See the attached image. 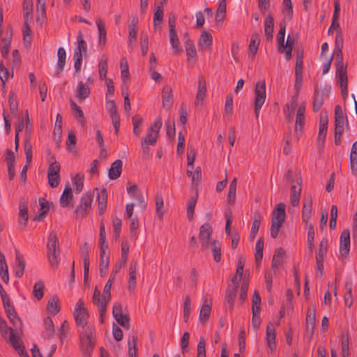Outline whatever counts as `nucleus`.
I'll list each match as a JSON object with an SVG mask.
<instances>
[{
	"label": "nucleus",
	"instance_id": "nucleus-45",
	"mask_svg": "<svg viewBox=\"0 0 357 357\" xmlns=\"http://www.w3.org/2000/svg\"><path fill=\"white\" fill-rule=\"evenodd\" d=\"M296 107V100H295L294 98L289 102L286 104V109H284V112L286 114V119L288 121H291L293 120Z\"/></svg>",
	"mask_w": 357,
	"mask_h": 357
},
{
	"label": "nucleus",
	"instance_id": "nucleus-56",
	"mask_svg": "<svg viewBox=\"0 0 357 357\" xmlns=\"http://www.w3.org/2000/svg\"><path fill=\"white\" fill-rule=\"evenodd\" d=\"M44 283L43 281H38L33 287V294L34 296L38 299L40 300L44 295Z\"/></svg>",
	"mask_w": 357,
	"mask_h": 357
},
{
	"label": "nucleus",
	"instance_id": "nucleus-10",
	"mask_svg": "<svg viewBox=\"0 0 357 357\" xmlns=\"http://www.w3.org/2000/svg\"><path fill=\"white\" fill-rule=\"evenodd\" d=\"M297 185L291 186L290 203L292 206H297L299 204L302 191V178H296Z\"/></svg>",
	"mask_w": 357,
	"mask_h": 357
},
{
	"label": "nucleus",
	"instance_id": "nucleus-12",
	"mask_svg": "<svg viewBox=\"0 0 357 357\" xmlns=\"http://www.w3.org/2000/svg\"><path fill=\"white\" fill-rule=\"evenodd\" d=\"M89 245L87 243L83 244L80 248V254L83 257L84 260V282L89 278Z\"/></svg>",
	"mask_w": 357,
	"mask_h": 357
},
{
	"label": "nucleus",
	"instance_id": "nucleus-8",
	"mask_svg": "<svg viewBox=\"0 0 357 357\" xmlns=\"http://www.w3.org/2000/svg\"><path fill=\"white\" fill-rule=\"evenodd\" d=\"M213 233V229L208 223H205L200 227L199 238L202 243V248L206 249L208 248L211 241H213L211 237Z\"/></svg>",
	"mask_w": 357,
	"mask_h": 357
},
{
	"label": "nucleus",
	"instance_id": "nucleus-3",
	"mask_svg": "<svg viewBox=\"0 0 357 357\" xmlns=\"http://www.w3.org/2000/svg\"><path fill=\"white\" fill-rule=\"evenodd\" d=\"M92 202L93 195L91 193L86 192L84 194L75 210L77 217L81 218L86 217L91 211Z\"/></svg>",
	"mask_w": 357,
	"mask_h": 357
},
{
	"label": "nucleus",
	"instance_id": "nucleus-59",
	"mask_svg": "<svg viewBox=\"0 0 357 357\" xmlns=\"http://www.w3.org/2000/svg\"><path fill=\"white\" fill-rule=\"evenodd\" d=\"M197 200V194L195 196L191 197L188 203V208H187V217L189 220H192L193 218V214L195 208L196 206Z\"/></svg>",
	"mask_w": 357,
	"mask_h": 357
},
{
	"label": "nucleus",
	"instance_id": "nucleus-63",
	"mask_svg": "<svg viewBox=\"0 0 357 357\" xmlns=\"http://www.w3.org/2000/svg\"><path fill=\"white\" fill-rule=\"evenodd\" d=\"M8 104L10 112L15 114L17 112L18 103L15 93L12 91L10 92L8 96Z\"/></svg>",
	"mask_w": 357,
	"mask_h": 357
},
{
	"label": "nucleus",
	"instance_id": "nucleus-60",
	"mask_svg": "<svg viewBox=\"0 0 357 357\" xmlns=\"http://www.w3.org/2000/svg\"><path fill=\"white\" fill-rule=\"evenodd\" d=\"M159 135L158 133H153V132H147L146 137L142 139V143H145L148 145L154 146L158 140Z\"/></svg>",
	"mask_w": 357,
	"mask_h": 357
},
{
	"label": "nucleus",
	"instance_id": "nucleus-53",
	"mask_svg": "<svg viewBox=\"0 0 357 357\" xmlns=\"http://www.w3.org/2000/svg\"><path fill=\"white\" fill-rule=\"evenodd\" d=\"M328 251V240L323 238L319 243V250L316 253V259H324Z\"/></svg>",
	"mask_w": 357,
	"mask_h": 357
},
{
	"label": "nucleus",
	"instance_id": "nucleus-14",
	"mask_svg": "<svg viewBox=\"0 0 357 357\" xmlns=\"http://www.w3.org/2000/svg\"><path fill=\"white\" fill-rule=\"evenodd\" d=\"M137 267V262L132 261L129 266V278L128 280V289L130 291H133L136 287Z\"/></svg>",
	"mask_w": 357,
	"mask_h": 357
},
{
	"label": "nucleus",
	"instance_id": "nucleus-1",
	"mask_svg": "<svg viewBox=\"0 0 357 357\" xmlns=\"http://www.w3.org/2000/svg\"><path fill=\"white\" fill-rule=\"evenodd\" d=\"M61 248L59 238L55 231H52L47 242V257L51 266L57 268L59 264Z\"/></svg>",
	"mask_w": 357,
	"mask_h": 357
},
{
	"label": "nucleus",
	"instance_id": "nucleus-4",
	"mask_svg": "<svg viewBox=\"0 0 357 357\" xmlns=\"http://www.w3.org/2000/svg\"><path fill=\"white\" fill-rule=\"evenodd\" d=\"M266 100V84L263 80L257 82L255 89V113L257 118L259 117L260 109Z\"/></svg>",
	"mask_w": 357,
	"mask_h": 357
},
{
	"label": "nucleus",
	"instance_id": "nucleus-41",
	"mask_svg": "<svg viewBox=\"0 0 357 357\" xmlns=\"http://www.w3.org/2000/svg\"><path fill=\"white\" fill-rule=\"evenodd\" d=\"M209 246L211 247V251L213 259L215 262H219L221 259V245L215 240L211 241Z\"/></svg>",
	"mask_w": 357,
	"mask_h": 357
},
{
	"label": "nucleus",
	"instance_id": "nucleus-52",
	"mask_svg": "<svg viewBox=\"0 0 357 357\" xmlns=\"http://www.w3.org/2000/svg\"><path fill=\"white\" fill-rule=\"evenodd\" d=\"M336 26H337V31H336L334 51H342L343 37H342V31L340 29L339 23H337L336 24Z\"/></svg>",
	"mask_w": 357,
	"mask_h": 357
},
{
	"label": "nucleus",
	"instance_id": "nucleus-61",
	"mask_svg": "<svg viewBox=\"0 0 357 357\" xmlns=\"http://www.w3.org/2000/svg\"><path fill=\"white\" fill-rule=\"evenodd\" d=\"M130 220V235L132 238H137V229L139 228V220L137 217L128 218Z\"/></svg>",
	"mask_w": 357,
	"mask_h": 357
},
{
	"label": "nucleus",
	"instance_id": "nucleus-20",
	"mask_svg": "<svg viewBox=\"0 0 357 357\" xmlns=\"http://www.w3.org/2000/svg\"><path fill=\"white\" fill-rule=\"evenodd\" d=\"M122 166L123 162L121 160H115L111 165L110 169H109L108 176L109 178L112 180H115L118 178L121 174L122 172Z\"/></svg>",
	"mask_w": 357,
	"mask_h": 357
},
{
	"label": "nucleus",
	"instance_id": "nucleus-42",
	"mask_svg": "<svg viewBox=\"0 0 357 357\" xmlns=\"http://www.w3.org/2000/svg\"><path fill=\"white\" fill-rule=\"evenodd\" d=\"M137 24L138 19L137 17H133L131 23L128 26L130 43H132L136 40L137 34Z\"/></svg>",
	"mask_w": 357,
	"mask_h": 357
},
{
	"label": "nucleus",
	"instance_id": "nucleus-33",
	"mask_svg": "<svg viewBox=\"0 0 357 357\" xmlns=\"http://www.w3.org/2000/svg\"><path fill=\"white\" fill-rule=\"evenodd\" d=\"M77 46L75 47L74 54L78 53V54H86L87 50V45L85 40L83 39V36L81 31H79L77 36Z\"/></svg>",
	"mask_w": 357,
	"mask_h": 357
},
{
	"label": "nucleus",
	"instance_id": "nucleus-26",
	"mask_svg": "<svg viewBox=\"0 0 357 357\" xmlns=\"http://www.w3.org/2000/svg\"><path fill=\"white\" fill-rule=\"evenodd\" d=\"M45 331L43 333V336L46 339H50L54 335V326L52 318L46 317L44 319Z\"/></svg>",
	"mask_w": 357,
	"mask_h": 357
},
{
	"label": "nucleus",
	"instance_id": "nucleus-22",
	"mask_svg": "<svg viewBox=\"0 0 357 357\" xmlns=\"http://www.w3.org/2000/svg\"><path fill=\"white\" fill-rule=\"evenodd\" d=\"M213 37L212 35L206 31H203L202 32L201 36L198 41V45L202 49H208L210 50L212 45Z\"/></svg>",
	"mask_w": 357,
	"mask_h": 357
},
{
	"label": "nucleus",
	"instance_id": "nucleus-55",
	"mask_svg": "<svg viewBox=\"0 0 357 357\" xmlns=\"http://www.w3.org/2000/svg\"><path fill=\"white\" fill-rule=\"evenodd\" d=\"M301 178L298 174L294 173L291 169H289L287 171V172L284 174L283 180L284 181L291 185L292 186L293 185H297L296 183V178Z\"/></svg>",
	"mask_w": 357,
	"mask_h": 357
},
{
	"label": "nucleus",
	"instance_id": "nucleus-58",
	"mask_svg": "<svg viewBox=\"0 0 357 357\" xmlns=\"http://www.w3.org/2000/svg\"><path fill=\"white\" fill-rule=\"evenodd\" d=\"M226 0H220L216 12L215 18L217 21H222L226 15Z\"/></svg>",
	"mask_w": 357,
	"mask_h": 357
},
{
	"label": "nucleus",
	"instance_id": "nucleus-64",
	"mask_svg": "<svg viewBox=\"0 0 357 357\" xmlns=\"http://www.w3.org/2000/svg\"><path fill=\"white\" fill-rule=\"evenodd\" d=\"M186 174L188 176L192 178V183L199 182L202 179V169L200 167H197L195 172L187 169Z\"/></svg>",
	"mask_w": 357,
	"mask_h": 357
},
{
	"label": "nucleus",
	"instance_id": "nucleus-36",
	"mask_svg": "<svg viewBox=\"0 0 357 357\" xmlns=\"http://www.w3.org/2000/svg\"><path fill=\"white\" fill-rule=\"evenodd\" d=\"M185 47L187 54V61H190L192 59L195 60L197 58V52L193 42L188 38L185 42Z\"/></svg>",
	"mask_w": 357,
	"mask_h": 357
},
{
	"label": "nucleus",
	"instance_id": "nucleus-57",
	"mask_svg": "<svg viewBox=\"0 0 357 357\" xmlns=\"http://www.w3.org/2000/svg\"><path fill=\"white\" fill-rule=\"evenodd\" d=\"M45 5L46 0H37L36 5V13H37V21L40 20V18L44 19L46 16L45 13Z\"/></svg>",
	"mask_w": 357,
	"mask_h": 357
},
{
	"label": "nucleus",
	"instance_id": "nucleus-7",
	"mask_svg": "<svg viewBox=\"0 0 357 357\" xmlns=\"http://www.w3.org/2000/svg\"><path fill=\"white\" fill-rule=\"evenodd\" d=\"M316 324V307L314 305L308 307L305 319L306 333L312 337Z\"/></svg>",
	"mask_w": 357,
	"mask_h": 357
},
{
	"label": "nucleus",
	"instance_id": "nucleus-54",
	"mask_svg": "<svg viewBox=\"0 0 357 357\" xmlns=\"http://www.w3.org/2000/svg\"><path fill=\"white\" fill-rule=\"evenodd\" d=\"M137 337L132 335L128 340V355L129 356H137Z\"/></svg>",
	"mask_w": 357,
	"mask_h": 357
},
{
	"label": "nucleus",
	"instance_id": "nucleus-47",
	"mask_svg": "<svg viewBox=\"0 0 357 357\" xmlns=\"http://www.w3.org/2000/svg\"><path fill=\"white\" fill-rule=\"evenodd\" d=\"M324 100V93H320L315 90L314 95V102H313V110L314 112H318L323 105Z\"/></svg>",
	"mask_w": 357,
	"mask_h": 357
},
{
	"label": "nucleus",
	"instance_id": "nucleus-25",
	"mask_svg": "<svg viewBox=\"0 0 357 357\" xmlns=\"http://www.w3.org/2000/svg\"><path fill=\"white\" fill-rule=\"evenodd\" d=\"M274 28V20L271 14L267 15L264 21V32L267 40L272 39Z\"/></svg>",
	"mask_w": 357,
	"mask_h": 357
},
{
	"label": "nucleus",
	"instance_id": "nucleus-13",
	"mask_svg": "<svg viewBox=\"0 0 357 357\" xmlns=\"http://www.w3.org/2000/svg\"><path fill=\"white\" fill-rule=\"evenodd\" d=\"M266 340L268 349L271 351H273L276 347L275 330L271 322H269L266 326Z\"/></svg>",
	"mask_w": 357,
	"mask_h": 357
},
{
	"label": "nucleus",
	"instance_id": "nucleus-62",
	"mask_svg": "<svg viewBox=\"0 0 357 357\" xmlns=\"http://www.w3.org/2000/svg\"><path fill=\"white\" fill-rule=\"evenodd\" d=\"M132 123H133V132L136 136H139L141 133V129L139 126L142 125L143 122V118L138 115H135L132 118Z\"/></svg>",
	"mask_w": 357,
	"mask_h": 357
},
{
	"label": "nucleus",
	"instance_id": "nucleus-35",
	"mask_svg": "<svg viewBox=\"0 0 357 357\" xmlns=\"http://www.w3.org/2000/svg\"><path fill=\"white\" fill-rule=\"evenodd\" d=\"M10 342L13 348L17 351L20 355H23L24 347L19 344L20 338L16 336L13 328L10 329Z\"/></svg>",
	"mask_w": 357,
	"mask_h": 357
},
{
	"label": "nucleus",
	"instance_id": "nucleus-49",
	"mask_svg": "<svg viewBox=\"0 0 357 357\" xmlns=\"http://www.w3.org/2000/svg\"><path fill=\"white\" fill-rule=\"evenodd\" d=\"M349 336L347 333L342 335V356L349 357Z\"/></svg>",
	"mask_w": 357,
	"mask_h": 357
},
{
	"label": "nucleus",
	"instance_id": "nucleus-24",
	"mask_svg": "<svg viewBox=\"0 0 357 357\" xmlns=\"http://www.w3.org/2000/svg\"><path fill=\"white\" fill-rule=\"evenodd\" d=\"M312 207V198L303 201V207L302 210V220L303 222L307 224L311 218Z\"/></svg>",
	"mask_w": 357,
	"mask_h": 357
},
{
	"label": "nucleus",
	"instance_id": "nucleus-32",
	"mask_svg": "<svg viewBox=\"0 0 357 357\" xmlns=\"http://www.w3.org/2000/svg\"><path fill=\"white\" fill-rule=\"evenodd\" d=\"M121 266L116 267V270H113L110 274L109 278L106 282L104 290H103V294L104 295H108V299H111V288L112 285L113 284V282L115 279L116 275L119 272V268Z\"/></svg>",
	"mask_w": 357,
	"mask_h": 357
},
{
	"label": "nucleus",
	"instance_id": "nucleus-2",
	"mask_svg": "<svg viewBox=\"0 0 357 357\" xmlns=\"http://www.w3.org/2000/svg\"><path fill=\"white\" fill-rule=\"evenodd\" d=\"M286 206L284 203L278 204L273 211L271 227V236L272 238H275L280 231V227L285 220Z\"/></svg>",
	"mask_w": 357,
	"mask_h": 357
},
{
	"label": "nucleus",
	"instance_id": "nucleus-30",
	"mask_svg": "<svg viewBox=\"0 0 357 357\" xmlns=\"http://www.w3.org/2000/svg\"><path fill=\"white\" fill-rule=\"evenodd\" d=\"M24 20L32 21L33 20V1L24 0L23 5Z\"/></svg>",
	"mask_w": 357,
	"mask_h": 357
},
{
	"label": "nucleus",
	"instance_id": "nucleus-28",
	"mask_svg": "<svg viewBox=\"0 0 357 357\" xmlns=\"http://www.w3.org/2000/svg\"><path fill=\"white\" fill-rule=\"evenodd\" d=\"M59 299L57 296L54 295L48 301L47 310L52 315H56L61 310L59 304Z\"/></svg>",
	"mask_w": 357,
	"mask_h": 357
},
{
	"label": "nucleus",
	"instance_id": "nucleus-27",
	"mask_svg": "<svg viewBox=\"0 0 357 357\" xmlns=\"http://www.w3.org/2000/svg\"><path fill=\"white\" fill-rule=\"evenodd\" d=\"M82 331L80 332V340L81 344L83 345L85 342H92L91 337L93 332V328L92 326L87 325L81 326Z\"/></svg>",
	"mask_w": 357,
	"mask_h": 357
},
{
	"label": "nucleus",
	"instance_id": "nucleus-15",
	"mask_svg": "<svg viewBox=\"0 0 357 357\" xmlns=\"http://www.w3.org/2000/svg\"><path fill=\"white\" fill-rule=\"evenodd\" d=\"M305 105H300L296 112L295 121V132L298 134L302 132L305 123Z\"/></svg>",
	"mask_w": 357,
	"mask_h": 357
},
{
	"label": "nucleus",
	"instance_id": "nucleus-21",
	"mask_svg": "<svg viewBox=\"0 0 357 357\" xmlns=\"http://www.w3.org/2000/svg\"><path fill=\"white\" fill-rule=\"evenodd\" d=\"M72 188L69 183H68L63 192L60 198V204L62 207H68L70 206V202L73 200Z\"/></svg>",
	"mask_w": 357,
	"mask_h": 357
},
{
	"label": "nucleus",
	"instance_id": "nucleus-48",
	"mask_svg": "<svg viewBox=\"0 0 357 357\" xmlns=\"http://www.w3.org/2000/svg\"><path fill=\"white\" fill-rule=\"evenodd\" d=\"M39 204H40V213L39 215H36L34 218V220H40L42 218H44L47 212L49 211L50 207H49V203L48 202L44 199V198H40L39 199Z\"/></svg>",
	"mask_w": 357,
	"mask_h": 357
},
{
	"label": "nucleus",
	"instance_id": "nucleus-51",
	"mask_svg": "<svg viewBox=\"0 0 357 357\" xmlns=\"http://www.w3.org/2000/svg\"><path fill=\"white\" fill-rule=\"evenodd\" d=\"M345 288L347 291L344 296V301L345 305L350 307L353 304L352 283L351 282H345Z\"/></svg>",
	"mask_w": 357,
	"mask_h": 357
},
{
	"label": "nucleus",
	"instance_id": "nucleus-46",
	"mask_svg": "<svg viewBox=\"0 0 357 357\" xmlns=\"http://www.w3.org/2000/svg\"><path fill=\"white\" fill-rule=\"evenodd\" d=\"M211 311V304L204 303L200 310L199 319L201 322L205 323L208 319Z\"/></svg>",
	"mask_w": 357,
	"mask_h": 357
},
{
	"label": "nucleus",
	"instance_id": "nucleus-23",
	"mask_svg": "<svg viewBox=\"0 0 357 357\" xmlns=\"http://www.w3.org/2000/svg\"><path fill=\"white\" fill-rule=\"evenodd\" d=\"M96 24L98 29L99 39H98V45L102 49L106 44V36L107 32L105 26V24L101 19H98L96 20Z\"/></svg>",
	"mask_w": 357,
	"mask_h": 357
},
{
	"label": "nucleus",
	"instance_id": "nucleus-31",
	"mask_svg": "<svg viewBox=\"0 0 357 357\" xmlns=\"http://www.w3.org/2000/svg\"><path fill=\"white\" fill-rule=\"evenodd\" d=\"M58 56V61H57V68H56V75H59L63 70L66 59V50L63 47H59L57 52Z\"/></svg>",
	"mask_w": 357,
	"mask_h": 357
},
{
	"label": "nucleus",
	"instance_id": "nucleus-39",
	"mask_svg": "<svg viewBox=\"0 0 357 357\" xmlns=\"http://www.w3.org/2000/svg\"><path fill=\"white\" fill-rule=\"evenodd\" d=\"M16 261L17 264L15 268V276L17 278H22L24 272L25 261L18 252H16Z\"/></svg>",
	"mask_w": 357,
	"mask_h": 357
},
{
	"label": "nucleus",
	"instance_id": "nucleus-17",
	"mask_svg": "<svg viewBox=\"0 0 357 357\" xmlns=\"http://www.w3.org/2000/svg\"><path fill=\"white\" fill-rule=\"evenodd\" d=\"M97 199L98 201V213L99 215H102L107 208V193L105 188H103L100 192H98Z\"/></svg>",
	"mask_w": 357,
	"mask_h": 357
},
{
	"label": "nucleus",
	"instance_id": "nucleus-29",
	"mask_svg": "<svg viewBox=\"0 0 357 357\" xmlns=\"http://www.w3.org/2000/svg\"><path fill=\"white\" fill-rule=\"evenodd\" d=\"M71 109L73 112L74 116L77 119L78 122L84 126L86 123L84 112L81 107L78 106L73 100H70Z\"/></svg>",
	"mask_w": 357,
	"mask_h": 357
},
{
	"label": "nucleus",
	"instance_id": "nucleus-16",
	"mask_svg": "<svg viewBox=\"0 0 357 357\" xmlns=\"http://www.w3.org/2000/svg\"><path fill=\"white\" fill-rule=\"evenodd\" d=\"M162 106L168 109L173 102L172 89L169 85L164 86L162 91Z\"/></svg>",
	"mask_w": 357,
	"mask_h": 357
},
{
	"label": "nucleus",
	"instance_id": "nucleus-11",
	"mask_svg": "<svg viewBox=\"0 0 357 357\" xmlns=\"http://www.w3.org/2000/svg\"><path fill=\"white\" fill-rule=\"evenodd\" d=\"M206 96V79L203 76H201L198 81L197 92L196 95V99L195 101V105L197 107H202L203 105V100Z\"/></svg>",
	"mask_w": 357,
	"mask_h": 357
},
{
	"label": "nucleus",
	"instance_id": "nucleus-6",
	"mask_svg": "<svg viewBox=\"0 0 357 357\" xmlns=\"http://www.w3.org/2000/svg\"><path fill=\"white\" fill-rule=\"evenodd\" d=\"M2 303L7 317L10 320V323L16 329L20 328L22 326V321L17 316L15 307L10 301V298Z\"/></svg>",
	"mask_w": 357,
	"mask_h": 357
},
{
	"label": "nucleus",
	"instance_id": "nucleus-44",
	"mask_svg": "<svg viewBox=\"0 0 357 357\" xmlns=\"http://www.w3.org/2000/svg\"><path fill=\"white\" fill-rule=\"evenodd\" d=\"M90 95V88L84 84L82 82H79L77 90V97L80 100H84Z\"/></svg>",
	"mask_w": 357,
	"mask_h": 357
},
{
	"label": "nucleus",
	"instance_id": "nucleus-50",
	"mask_svg": "<svg viewBox=\"0 0 357 357\" xmlns=\"http://www.w3.org/2000/svg\"><path fill=\"white\" fill-rule=\"evenodd\" d=\"M155 213L157 216L162 219L165 213L163 198L161 195H157L155 197Z\"/></svg>",
	"mask_w": 357,
	"mask_h": 357
},
{
	"label": "nucleus",
	"instance_id": "nucleus-38",
	"mask_svg": "<svg viewBox=\"0 0 357 357\" xmlns=\"http://www.w3.org/2000/svg\"><path fill=\"white\" fill-rule=\"evenodd\" d=\"M20 220L19 222L22 224L24 226L26 225L27 220L29 218L27 203L26 202L21 201L20 202Z\"/></svg>",
	"mask_w": 357,
	"mask_h": 357
},
{
	"label": "nucleus",
	"instance_id": "nucleus-40",
	"mask_svg": "<svg viewBox=\"0 0 357 357\" xmlns=\"http://www.w3.org/2000/svg\"><path fill=\"white\" fill-rule=\"evenodd\" d=\"M260 43V36L259 34L257 33H254L252 35L250 45H249V52L252 54V56L253 57L258 50V47Z\"/></svg>",
	"mask_w": 357,
	"mask_h": 357
},
{
	"label": "nucleus",
	"instance_id": "nucleus-5",
	"mask_svg": "<svg viewBox=\"0 0 357 357\" xmlns=\"http://www.w3.org/2000/svg\"><path fill=\"white\" fill-rule=\"evenodd\" d=\"M73 315L77 326H83L87 325L89 313L87 310L84 307V303L82 298H79L77 302Z\"/></svg>",
	"mask_w": 357,
	"mask_h": 357
},
{
	"label": "nucleus",
	"instance_id": "nucleus-18",
	"mask_svg": "<svg viewBox=\"0 0 357 357\" xmlns=\"http://www.w3.org/2000/svg\"><path fill=\"white\" fill-rule=\"evenodd\" d=\"M284 251L282 248L275 250L271 263V268L275 272L282 264Z\"/></svg>",
	"mask_w": 357,
	"mask_h": 357
},
{
	"label": "nucleus",
	"instance_id": "nucleus-34",
	"mask_svg": "<svg viewBox=\"0 0 357 357\" xmlns=\"http://www.w3.org/2000/svg\"><path fill=\"white\" fill-rule=\"evenodd\" d=\"M238 289V286H230L229 285L226 291L225 295V301L229 305L230 309L232 308V306L234 303V301L236 296V292Z\"/></svg>",
	"mask_w": 357,
	"mask_h": 357
},
{
	"label": "nucleus",
	"instance_id": "nucleus-37",
	"mask_svg": "<svg viewBox=\"0 0 357 357\" xmlns=\"http://www.w3.org/2000/svg\"><path fill=\"white\" fill-rule=\"evenodd\" d=\"M170 44L174 54H178L182 52L183 50L179 47V39L176 31H169Z\"/></svg>",
	"mask_w": 357,
	"mask_h": 357
},
{
	"label": "nucleus",
	"instance_id": "nucleus-19",
	"mask_svg": "<svg viewBox=\"0 0 357 357\" xmlns=\"http://www.w3.org/2000/svg\"><path fill=\"white\" fill-rule=\"evenodd\" d=\"M129 244L127 240H123L121 243V256L119 258V262L116 264L113 270H116V267L120 266L119 271L125 266L128 258Z\"/></svg>",
	"mask_w": 357,
	"mask_h": 357
},
{
	"label": "nucleus",
	"instance_id": "nucleus-43",
	"mask_svg": "<svg viewBox=\"0 0 357 357\" xmlns=\"http://www.w3.org/2000/svg\"><path fill=\"white\" fill-rule=\"evenodd\" d=\"M99 68V77L100 79L106 80V76L107 73V58L105 54L101 56L100 62L98 63Z\"/></svg>",
	"mask_w": 357,
	"mask_h": 357
},
{
	"label": "nucleus",
	"instance_id": "nucleus-9",
	"mask_svg": "<svg viewBox=\"0 0 357 357\" xmlns=\"http://www.w3.org/2000/svg\"><path fill=\"white\" fill-rule=\"evenodd\" d=\"M350 250V232L348 229H344L340 238V254L342 257H347Z\"/></svg>",
	"mask_w": 357,
	"mask_h": 357
}]
</instances>
